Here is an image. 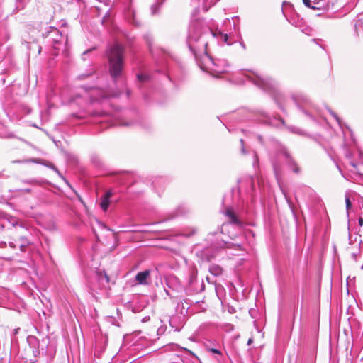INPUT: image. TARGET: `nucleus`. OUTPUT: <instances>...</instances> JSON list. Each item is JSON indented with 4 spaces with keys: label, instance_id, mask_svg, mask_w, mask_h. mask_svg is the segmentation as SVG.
<instances>
[{
    "label": "nucleus",
    "instance_id": "nucleus-1",
    "mask_svg": "<svg viewBox=\"0 0 363 363\" xmlns=\"http://www.w3.org/2000/svg\"><path fill=\"white\" fill-rule=\"evenodd\" d=\"M213 35V32L208 28L203 27L200 22L194 21L191 23L187 43L195 57L202 53L207 54V38Z\"/></svg>",
    "mask_w": 363,
    "mask_h": 363
},
{
    "label": "nucleus",
    "instance_id": "nucleus-2",
    "mask_svg": "<svg viewBox=\"0 0 363 363\" xmlns=\"http://www.w3.org/2000/svg\"><path fill=\"white\" fill-rule=\"evenodd\" d=\"M109 64V72L111 77L116 81L122 74L123 70V48L116 43L107 50Z\"/></svg>",
    "mask_w": 363,
    "mask_h": 363
},
{
    "label": "nucleus",
    "instance_id": "nucleus-3",
    "mask_svg": "<svg viewBox=\"0 0 363 363\" xmlns=\"http://www.w3.org/2000/svg\"><path fill=\"white\" fill-rule=\"evenodd\" d=\"M223 249L242 250V245L240 244L229 242L222 240L216 243L213 244L211 247L205 249L202 252V257L206 261L210 262L216 257V252L219 250Z\"/></svg>",
    "mask_w": 363,
    "mask_h": 363
},
{
    "label": "nucleus",
    "instance_id": "nucleus-4",
    "mask_svg": "<svg viewBox=\"0 0 363 363\" xmlns=\"http://www.w3.org/2000/svg\"><path fill=\"white\" fill-rule=\"evenodd\" d=\"M273 167L278 183H280L282 176L285 174L290 172L298 174L300 172V167L295 160H283L282 163L274 162Z\"/></svg>",
    "mask_w": 363,
    "mask_h": 363
},
{
    "label": "nucleus",
    "instance_id": "nucleus-5",
    "mask_svg": "<svg viewBox=\"0 0 363 363\" xmlns=\"http://www.w3.org/2000/svg\"><path fill=\"white\" fill-rule=\"evenodd\" d=\"M250 82L259 88L267 91H275L276 83L269 77H264L263 76L252 72L251 74L247 76Z\"/></svg>",
    "mask_w": 363,
    "mask_h": 363
},
{
    "label": "nucleus",
    "instance_id": "nucleus-6",
    "mask_svg": "<svg viewBox=\"0 0 363 363\" xmlns=\"http://www.w3.org/2000/svg\"><path fill=\"white\" fill-rule=\"evenodd\" d=\"M224 214L228 218V222L223 223L221 227V233H223L224 230L229 226V225H233L238 228L242 227V222L238 218V216L235 214L233 209L230 207H227L225 211H224Z\"/></svg>",
    "mask_w": 363,
    "mask_h": 363
},
{
    "label": "nucleus",
    "instance_id": "nucleus-7",
    "mask_svg": "<svg viewBox=\"0 0 363 363\" xmlns=\"http://www.w3.org/2000/svg\"><path fill=\"white\" fill-rule=\"evenodd\" d=\"M125 18L129 23L134 26L139 27L140 26V21L137 18L136 12L132 7H129L125 11Z\"/></svg>",
    "mask_w": 363,
    "mask_h": 363
},
{
    "label": "nucleus",
    "instance_id": "nucleus-8",
    "mask_svg": "<svg viewBox=\"0 0 363 363\" xmlns=\"http://www.w3.org/2000/svg\"><path fill=\"white\" fill-rule=\"evenodd\" d=\"M150 270L149 269L138 272L135 277V284L148 285L150 284Z\"/></svg>",
    "mask_w": 363,
    "mask_h": 363
},
{
    "label": "nucleus",
    "instance_id": "nucleus-9",
    "mask_svg": "<svg viewBox=\"0 0 363 363\" xmlns=\"http://www.w3.org/2000/svg\"><path fill=\"white\" fill-rule=\"evenodd\" d=\"M27 342L29 345V347L33 353V355L35 357H38L40 354L38 339L33 335H29L27 337Z\"/></svg>",
    "mask_w": 363,
    "mask_h": 363
},
{
    "label": "nucleus",
    "instance_id": "nucleus-10",
    "mask_svg": "<svg viewBox=\"0 0 363 363\" xmlns=\"http://www.w3.org/2000/svg\"><path fill=\"white\" fill-rule=\"evenodd\" d=\"M249 186V189H246L247 192L250 191H253L255 189L254 180L252 177H247L243 181H240L238 183V189L242 190L245 186Z\"/></svg>",
    "mask_w": 363,
    "mask_h": 363
},
{
    "label": "nucleus",
    "instance_id": "nucleus-11",
    "mask_svg": "<svg viewBox=\"0 0 363 363\" xmlns=\"http://www.w3.org/2000/svg\"><path fill=\"white\" fill-rule=\"evenodd\" d=\"M212 64L214 67L211 68L212 72L216 74H222L227 72L225 67H221L220 65H225V62L223 60H217L216 62L212 61Z\"/></svg>",
    "mask_w": 363,
    "mask_h": 363
},
{
    "label": "nucleus",
    "instance_id": "nucleus-12",
    "mask_svg": "<svg viewBox=\"0 0 363 363\" xmlns=\"http://www.w3.org/2000/svg\"><path fill=\"white\" fill-rule=\"evenodd\" d=\"M113 193L111 190L106 192L104 196L101 198L100 206L104 211H106L110 203V198L112 196Z\"/></svg>",
    "mask_w": 363,
    "mask_h": 363
},
{
    "label": "nucleus",
    "instance_id": "nucleus-13",
    "mask_svg": "<svg viewBox=\"0 0 363 363\" xmlns=\"http://www.w3.org/2000/svg\"><path fill=\"white\" fill-rule=\"evenodd\" d=\"M209 272L215 277L221 275L223 273V268L217 264H211L208 269Z\"/></svg>",
    "mask_w": 363,
    "mask_h": 363
},
{
    "label": "nucleus",
    "instance_id": "nucleus-14",
    "mask_svg": "<svg viewBox=\"0 0 363 363\" xmlns=\"http://www.w3.org/2000/svg\"><path fill=\"white\" fill-rule=\"evenodd\" d=\"M278 156L279 157H284L286 159H289L291 157V154L287 147L281 146L278 150Z\"/></svg>",
    "mask_w": 363,
    "mask_h": 363
},
{
    "label": "nucleus",
    "instance_id": "nucleus-15",
    "mask_svg": "<svg viewBox=\"0 0 363 363\" xmlns=\"http://www.w3.org/2000/svg\"><path fill=\"white\" fill-rule=\"evenodd\" d=\"M6 223H11L9 216L3 212H1L0 213V230H2L6 227Z\"/></svg>",
    "mask_w": 363,
    "mask_h": 363
},
{
    "label": "nucleus",
    "instance_id": "nucleus-16",
    "mask_svg": "<svg viewBox=\"0 0 363 363\" xmlns=\"http://www.w3.org/2000/svg\"><path fill=\"white\" fill-rule=\"evenodd\" d=\"M33 162L40 163L43 165H45L52 169H53L55 172H57L59 175H60V172L58 169L55 167V166L51 163L49 160H32Z\"/></svg>",
    "mask_w": 363,
    "mask_h": 363
},
{
    "label": "nucleus",
    "instance_id": "nucleus-17",
    "mask_svg": "<svg viewBox=\"0 0 363 363\" xmlns=\"http://www.w3.org/2000/svg\"><path fill=\"white\" fill-rule=\"evenodd\" d=\"M222 42L226 43L227 45H231L233 41L229 40V36L226 33H223L219 32L216 35Z\"/></svg>",
    "mask_w": 363,
    "mask_h": 363
},
{
    "label": "nucleus",
    "instance_id": "nucleus-18",
    "mask_svg": "<svg viewBox=\"0 0 363 363\" xmlns=\"http://www.w3.org/2000/svg\"><path fill=\"white\" fill-rule=\"evenodd\" d=\"M313 3L315 6H312L311 8V9H313V10H319L321 9H328V8L325 7L324 0H315L313 1Z\"/></svg>",
    "mask_w": 363,
    "mask_h": 363
},
{
    "label": "nucleus",
    "instance_id": "nucleus-19",
    "mask_svg": "<svg viewBox=\"0 0 363 363\" xmlns=\"http://www.w3.org/2000/svg\"><path fill=\"white\" fill-rule=\"evenodd\" d=\"M357 164L355 162L354 160H349L348 164L346 165V167L352 173H357Z\"/></svg>",
    "mask_w": 363,
    "mask_h": 363
},
{
    "label": "nucleus",
    "instance_id": "nucleus-20",
    "mask_svg": "<svg viewBox=\"0 0 363 363\" xmlns=\"http://www.w3.org/2000/svg\"><path fill=\"white\" fill-rule=\"evenodd\" d=\"M21 243L20 244V250L21 252H26V247L30 244V242L25 237H21Z\"/></svg>",
    "mask_w": 363,
    "mask_h": 363
},
{
    "label": "nucleus",
    "instance_id": "nucleus-21",
    "mask_svg": "<svg viewBox=\"0 0 363 363\" xmlns=\"http://www.w3.org/2000/svg\"><path fill=\"white\" fill-rule=\"evenodd\" d=\"M23 0H16V8L13 11V13H17L21 10L23 9L24 4Z\"/></svg>",
    "mask_w": 363,
    "mask_h": 363
},
{
    "label": "nucleus",
    "instance_id": "nucleus-22",
    "mask_svg": "<svg viewBox=\"0 0 363 363\" xmlns=\"http://www.w3.org/2000/svg\"><path fill=\"white\" fill-rule=\"evenodd\" d=\"M97 277L99 281L105 279L106 283L109 282V277L104 271H99L97 272Z\"/></svg>",
    "mask_w": 363,
    "mask_h": 363
},
{
    "label": "nucleus",
    "instance_id": "nucleus-23",
    "mask_svg": "<svg viewBox=\"0 0 363 363\" xmlns=\"http://www.w3.org/2000/svg\"><path fill=\"white\" fill-rule=\"evenodd\" d=\"M162 2L157 1L151 6V13L152 15H155L159 12V9Z\"/></svg>",
    "mask_w": 363,
    "mask_h": 363
},
{
    "label": "nucleus",
    "instance_id": "nucleus-24",
    "mask_svg": "<svg viewBox=\"0 0 363 363\" xmlns=\"http://www.w3.org/2000/svg\"><path fill=\"white\" fill-rule=\"evenodd\" d=\"M144 38L145 39L146 43H147L148 46H149L150 51L151 52H153V50H152V40H153V38H152V36L150 34L147 33V34H145V35H144Z\"/></svg>",
    "mask_w": 363,
    "mask_h": 363
},
{
    "label": "nucleus",
    "instance_id": "nucleus-25",
    "mask_svg": "<svg viewBox=\"0 0 363 363\" xmlns=\"http://www.w3.org/2000/svg\"><path fill=\"white\" fill-rule=\"evenodd\" d=\"M345 205H346L347 215H349V211L352 207V202L350 201L348 194H345Z\"/></svg>",
    "mask_w": 363,
    "mask_h": 363
},
{
    "label": "nucleus",
    "instance_id": "nucleus-26",
    "mask_svg": "<svg viewBox=\"0 0 363 363\" xmlns=\"http://www.w3.org/2000/svg\"><path fill=\"white\" fill-rule=\"evenodd\" d=\"M175 320H176V318L175 317H172L169 319V325H171L172 328H174L175 331H179V330H180L181 327L180 326H175L174 325H173V323H174Z\"/></svg>",
    "mask_w": 363,
    "mask_h": 363
},
{
    "label": "nucleus",
    "instance_id": "nucleus-27",
    "mask_svg": "<svg viewBox=\"0 0 363 363\" xmlns=\"http://www.w3.org/2000/svg\"><path fill=\"white\" fill-rule=\"evenodd\" d=\"M182 350H184L186 354H189V355H191V356H192V357H195V358L198 359V357L196 356V354H195L193 352H191V350H188L187 348H184V347H183V348H182Z\"/></svg>",
    "mask_w": 363,
    "mask_h": 363
},
{
    "label": "nucleus",
    "instance_id": "nucleus-28",
    "mask_svg": "<svg viewBox=\"0 0 363 363\" xmlns=\"http://www.w3.org/2000/svg\"><path fill=\"white\" fill-rule=\"evenodd\" d=\"M208 351L213 354H219V355L222 354V352L219 350L216 349V348H209Z\"/></svg>",
    "mask_w": 363,
    "mask_h": 363
},
{
    "label": "nucleus",
    "instance_id": "nucleus-29",
    "mask_svg": "<svg viewBox=\"0 0 363 363\" xmlns=\"http://www.w3.org/2000/svg\"><path fill=\"white\" fill-rule=\"evenodd\" d=\"M137 77L139 81H145L147 79V77L146 75L142 74H138Z\"/></svg>",
    "mask_w": 363,
    "mask_h": 363
},
{
    "label": "nucleus",
    "instance_id": "nucleus-30",
    "mask_svg": "<svg viewBox=\"0 0 363 363\" xmlns=\"http://www.w3.org/2000/svg\"><path fill=\"white\" fill-rule=\"evenodd\" d=\"M165 330H166V327L164 326H161L158 329H157V335H162L165 332Z\"/></svg>",
    "mask_w": 363,
    "mask_h": 363
},
{
    "label": "nucleus",
    "instance_id": "nucleus-31",
    "mask_svg": "<svg viewBox=\"0 0 363 363\" xmlns=\"http://www.w3.org/2000/svg\"><path fill=\"white\" fill-rule=\"evenodd\" d=\"M330 113L333 116V118L336 120V121L338 123V124L341 125L340 119L338 117V116L335 113H334V112H333L331 111H330Z\"/></svg>",
    "mask_w": 363,
    "mask_h": 363
},
{
    "label": "nucleus",
    "instance_id": "nucleus-32",
    "mask_svg": "<svg viewBox=\"0 0 363 363\" xmlns=\"http://www.w3.org/2000/svg\"><path fill=\"white\" fill-rule=\"evenodd\" d=\"M262 116H263L264 118L262 120V122L264 123H267V124L269 123V116H267L264 113Z\"/></svg>",
    "mask_w": 363,
    "mask_h": 363
},
{
    "label": "nucleus",
    "instance_id": "nucleus-33",
    "mask_svg": "<svg viewBox=\"0 0 363 363\" xmlns=\"http://www.w3.org/2000/svg\"><path fill=\"white\" fill-rule=\"evenodd\" d=\"M240 144H241V151L245 155V147H244V140H243V139H240Z\"/></svg>",
    "mask_w": 363,
    "mask_h": 363
},
{
    "label": "nucleus",
    "instance_id": "nucleus-34",
    "mask_svg": "<svg viewBox=\"0 0 363 363\" xmlns=\"http://www.w3.org/2000/svg\"><path fill=\"white\" fill-rule=\"evenodd\" d=\"M303 2L305 6H306L308 8H311L312 5L311 4L310 0H303Z\"/></svg>",
    "mask_w": 363,
    "mask_h": 363
},
{
    "label": "nucleus",
    "instance_id": "nucleus-35",
    "mask_svg": "<svg viewBox=\"0 0 363 363\" xmlns=\"http://www.w3.org/2000/svg\"><path fill=\"white\" fill-rule=\"evenodd\" d=\"M358 223H359V226H363V218L362 217H359L358 218Z\"/></svg>",
    "mask_w": 363,
    "mask_h": 363
},
{
    "label": "nucleus",
    "instance_id": "nucleus-36",
    "mask_svg": "<svg viewBox=\"0 0 363 363\" xmlns=\"http://www.w3.org/2000/svg\"><path fill=\"white\" fill-rule=\"evenodd\" d=\"M257 140H259V143H263V138H262V136L259 135L257 136Z\"/></svg>",
    "mask_w": 363,
    "mask_h": 363
},
{
    "label": "nucleus",
    "instance_id": "nucleus-37",
    "mask_svg": "<svg viewBox=\"0 0 363 363\" xmlns=\"http://www.w3.org/2000/svg\"><path fill=\"white\" fill-rule=\"evenodd\" d=\"M6 247V242H0V247Z\"/></svg>",
    "mask_w": 363,
    "mask_h": 363
},
{
    "label": "nucleus",
    "instance_id": "nucleus-38",
    "mask_svg": "<svg viewBox=\"0 0 363 363\" xmlns=\"http://www.w3.org/2000/svg\"><path fill=\"white\" fill-rule=\"evenodd\" d=\"M9 245V246H10L11 248H15V247H16V245H14V243H13V242H10Z\"/></svg>",
    "mask_w": 363,
    "mask_h": 363
},
{
    "label": "nucleus",
    "instance_id": "nucleus-39",
    "mask_svg": "<svg viewBox=\"0 0 363 363\" xmlns=\"http://www.w3.org/2000/svg\"><path fill=\"white\" fill-rule=\"evenodd\" d=\"M336 165H337V167H338V169H339L340 172H341V174L343 175L342 170V169H341V168L340 167V164H337V163H336Z\"/></svg>",
    "mask_w": 363,
    "mask_h": 363
},
{
    "label": "nucleus",
    "instance_id": "nucleus-40",
    "mask_svg": "<svg viewBox=\"0 0 363 363\" xmlns=\"http://www.w3.org/2000/svg\"><path fill=\"white\" fill-rule=\"evenodd\" d=\"M149 319H150V318H149V317H145V318L142 320V321H143V322H146V321H147Z\"/></svg>",
    "mask_w": 363,
    "mask_h": 363
},
{
    "label": "nucleus",
    "instance_id": "nucleus-41",
    "mask_svg": "<svg viewBox=\"0 0 363 363\" xmlns=\"http://www.w3.org/2000/svg\"><path fill=\"white\" fill-rule=\"evenodd\" d=\"M26 183H28V184H33L34 183V181L33 180H30V181H27L26 182Z\"/></svg>",
    "mask_w": 363,
    "mask_h": 363
},
{
    "label": "nucleus",
    "instance_id": "nucleus-42",
    "mask_svg": "<svg viewBox=\"0 0 363 363\" xmlns=\"http://www.w3.org/2000/svg\"><path fill=\"white\" fill-rule=\"evenodd\" d=\"M30 191L31 190L30 189H26L23 190V191H25V192H30Z\"/></svg>",
    "mask_w": 363,
    "mask_h": 363
},
{
    "label": "nucleus",
    "instance_id": "nucleus-43",
    "mask_svg": "<svg viewBox=\"0 0 363 363\" xmlns=\"http://www.w3.org/2000/svg\"><path fill=\"white\" fill-rule=\"evenodd\" d=\"M165 291H166V294H167L168 296H171V295H170L169 292L167 290H165Z\"/></svg>",
    "mask_w": 363,
    "mask_h": 363
},
{
    "label": "nucleus",
    "instance_id": "nucleus-44",
    "mask_svg": "<svg viewBox=\"0 0 363 363\" xmlns=\"http://www.w3.org/2000/svg\"><path fill=\"white\" fill-rule=\"evenodd\" d=\"M130 95V91L128 90L127 91V96H129Z\"/></svg>",
    "mask_w": 363,
    "mask_h": 363
},
{
    "label": "nucleus",
    "instance_id": "nucleus-45",
    "mask_svg": "<svg viewBox=\"0 0 363 363\" xmlns=\"http://www.w3.org/2000/svg\"><path fill=\"white\" fill-rule=\"evenodd\" d=\"M206 279H207V281H208V282H211V281H210V278H209L208 277H206Z\"/></svg>",
    "mask_w": 363,
    "mask_h": 363
},
{
    "label": "nucleus",
    "instance_id": "nucleus-46",
    "mask_svg": "<svg viewBox=\"0 0 363 363\" xmlns=\"http://www.w3.org/2000/svg\"><path fill=\"white\" fill-rule=\"evenodd\" d=\"M251 342H252V340L250 339V340H248V344L250 345V344L251 343Z\"/></svg>",
    "mask_w": 363,
    "mask_h": 363
},
{
    "label": "nucleus",
    "instance_id": "nucleus-47",
    "mask_svg": "<svg viewBox=\"0 0 363 363\" xmlns=\"http://www.w3.org/2000/svg\"><path fill=\"white\" fill-rule=\"evenodd\" d=\"M67 157H68V159H72V158H71V157H72V156H71V155H67Z\"/></svg>",
    "mask_w": 363,
    "mask_h": 363
},
{
    "label": "nucleus",
    "instance_id": "nucleus-48",
    "mask_svg": "<svg viewBox=\"0 0 363 363\" xmlns=\"http://www.w3.org/2000/svg\"><path fill=\"white\" fill-rule=\"evenodd\" d=\"M359 155H360V157H363V155H362V152H359Z\"/></svg>",
    "mask_w": 363,
    "mask_h": 363
},
{
    "label": "nucleus",
    "instance_id": "nucleus-49",
    "mask_svg": "<svg viewBox=\"0 0 363 363\" xmlns=\"http://www.w3.org/2000/svg\"><path fill=\"white\" fill-rule=\"evenodd\" d=\"M9 218H10V219H11V217H9ZM11 220H13V218H11ZM10 221L11 222V220H10Z\"/></svg>",
    "mask_w": 363,
    "mask_h": 363
}]
</instances>
